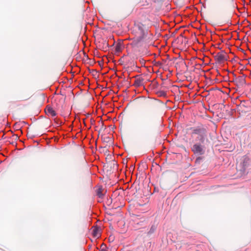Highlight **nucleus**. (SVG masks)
<instances>
[{
	"label": "nucleus",
	"instance_id": "nucleus-3",
	"mask_svg": "<svg viewBox=\"0 0 251 251\" xmlns=\"http://www.w3.org/2000/svg\"><path fill=\"white\" fill-rule=\"evenodd\" d=\"M241 169L240 171L242 175H246L248 174V170L251 169V159L247 156H244L240 164Z\"/></svg>",
	"mask_w": 251,
	"mask_h": 251
},
{
	"label": "nucleus",
	"instance_id": "nucleus-14",
	"mask_svg": "<svg viewBox=\"0 0 251 251\" xmlns=\"http://www.w3.org/2000/svg\"><path fill=\"white\" fill-rule=\"evenodd\" d=\"M161 96L165 97L166 95V93L163 91H161L159 92Z\"/></svg>",
	"mask_w": 251,
	"mask_h": 251
},
{
	"label": "nucleus",
	"instance_id": "nucleus-6",
	"mask_svg": "<svg viewBox=\"0 0 251 251\" xmlns=\"http://www.w3.org/2000/svg\"><path fill=\"white\" fill-rule=\"evenodd\" d=\"M46 113L48 115H50L52 117H54L56 115L55 111L49 105H48L46 107Z\"/></svg>",
	"mask_w": 251,
	"mask_h": 251
},
{
	"label": "nucleus",
	"instance_id": "nucleus-13",
	"mask_svg": "<svg viewBox=\"0 0 251 251\" xmlns=\"http://www.w3.org/2000/svg\"><path fill=\"white\" fill-rule=\"evenodd\" d=\"M93 235L94 237H97L98 235V230L97 229H94L93 231Z\"/></svg>",
	"mask_w": 251,
	"mask_h": 251
},
{
	"label": "nucleus",
	"instance_id": "nucleus-1",
	"mask_svg": "<svg viewBox=\"0 0 251 251\" xmlns=\"http://www.w3.org/2000/svg\"><path fill=\"white\" fill-rule=\"evenodd\" d=\"M193 135L196 136L194 139V145L191 148L195 154L203 155L205 153V145L209 142L207 137V130L203 126L193 127L190 128Z\"/></svg>",
	"mask_w": 251,
	"mask_h": 251
},
{
	"label": "nucleus",
	"instance_id": "nucleus-10",
	"mask_svg": "<svg viewBox=\"0 0 251 251\" xmlns=\"http://www.w3.org/2000/svg\"><path fill=\"white\" fill-rule=\"evenodd\" d=\"M250 106V102L248 100H242L241 101L240 104L238 105V108L242 107H249Z\"/></svg>",
	"mask_w": 251,
	"mask_h": 251
},
{
	"label": "nucleus",
	"instance_id": "nucleus-2",
	"mask_svg": "<svg viewBox=\"0 0 251 251\" xmlns=\"http://www.w3.org/2000/svg\"><path fill=\"white\" fill-rule=\"evenodd\" d=\"M132 33L135 36H142L146 37L148 34V31L145 25L138 22L134 23L132 27Z\"/></svg>",
	"mask_w": 251,
	"mask_h": 251
},
{
	"label": "nucleus",
	"instance_id": "nucleus-17",
	"mask_svg": "<svg viewBox=\"0 0 251 251\" xmlns=\"http://www.w3.org/2000/svg\"><path fill=\"white\" fill-rule=\"evenodd\" d=\"M201 159V158L200 157H198V158H197L196 161H198V160H200Z\"/></svg>",
	"mask_w": 251,
	"mask_h": 251
},
{
	"label": "nucleus",
	"instance_id": "nucleus-11",
	"mask_svg": "<svg viewBox=\"0 0 251 251\" xmlns=\"http://www.w3.org/2000/svg\"><path fill=\"white\" fill-rule=\"evenodd\" d=\"M157 228L156 226L153 225L151 226L149 231L147 232V235L148 236L151 235L152 234H153L154 231L156 230Z\"/></svg>",
	"mask_w": 251,
	"mask_h": 251
},
{
	"label": "nucleus",
	"instance_id": "nucleus-9",
	"mask_svg": "<svg viewBox=\"0 0 251 251\" xmlns=\"http://www.w3.org/2000/svg\"><path fill=\"white\" fill-rule=\"evenodd\" d=\"M123 45L122 43H118L116 44L115 47V50L116 52L119 53L121 51H122L123 49Z\"/></svg>",
	"mask_w": 251,
	"mask_h": 251
},
{
	"label": "nucleus",
	"instance_id": "nucleus-12",
	"mask_svg": "<svg viewBox=\"0 0 251 251\" xmlns=\"http://www.w3.org/2000/svg\"><path fill=\"white\" fill-rule=\"evenodd\" d=\"M107 248L106 245L102 244L101 246V249L99 251H107Z\"/></svg>",
	"mask_w": 251,
	"mask_h": 251
},
{
	"label": "nucleus",
	"instance_id": "nucleus-7",
	"mask_svg": "<svg viewBox=\"0 0 251 251\" xmlns=\"http://www.w3.org/2000/svg\"><path fill=\"white\" fill-rule=\"evenodd\" d=\"M237 82L238 86H243L246 84L245 78L243 76H238L237 79Z\"/></svg>",
	"mask_w": 251,
	"mask_h": 251
},
{
	"label": "nucleus",
	"instance_id": "nucleus-16",
	"mask_svg": "<svg viewBox=\"0 0 251 251\" xmlns=\"http://www.w3.org/2000/svg\"><path fill=\"white\" fill-rule=\"evenodd\" d=\"M55 122L57 125H61V123L58 120L55 119Z\"/></svg>",
	"mask_w": 251,
	"mask_h": 251
},
{
	"label": "nucleus",
	"instance_id": "nucleus-15",
	"mask_svg": "<svg viewBox=\"0 0 251 251\" xmlns=\"http://www.w3.org/2000/svg\"><path fill=\"white\" fill-rule=\"evenodd\" d=\"M97 194L100 198L101 197V196H102V194L100 192V190L98 192Z\"/></svg>",
	"mask_w": 251,
	"mask_h": 251
},
{
	"label": "nucleus",
	"instance_id": "nucleus-8",
	"mask_svg": "<svg viewBox=\"0 0 251 251\" xmlns=\"http://www.w3.org/2000/svg\"><path fill=\"white\" fill-rule=\"evenodd\" d=\"M144 79L142 77L136 78L134 81V85L136 87H140L143 85Z\"/></svg>",
	"mask_w": 251,
	"mask_h": 251
},
{
	"label": "nucleus",
	"instance_id": "nucleus-5",
	"mask_svg": "<svg viewBox=\"0 0 251 251\" xmlns=\"http://www.w3.org/2000/svg\"><path fill=\"white\" fill-rule=\"evenodd\" d=\"M214 58L219 63H221L226 59V55L222 52L217 53L214 56Z\"/></svg>",
	"mask_w": 251,
	"mask_h": 251
},
{
	"label": "nucleus",
	"instance_id": "nucleus-4",
	"mask_svg": "<svg viewBox=\"0 0 251 251\" xmlns=\"http://www.w3.org/2000/svg\"><path fill=\"white\" fill-rule=\"evenodd\" d=\"M146 37L142 36H135L133 40L131 45L134 47H138L139 44L143 41V39Z\"/></svg>",
	"mask_w": 251,
	"mask_h": 251
}]
</instances>
